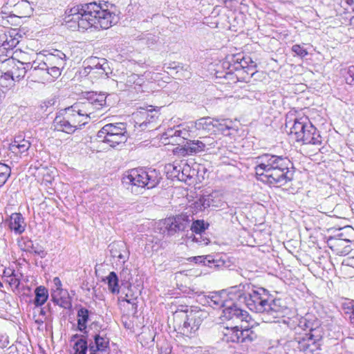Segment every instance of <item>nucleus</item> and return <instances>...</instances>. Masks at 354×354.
I'll return each instance as SVG.
<instances>
[{
	"instance_id": "obj_29",
	"label": "nucleus",
	"mask_w": 354,
	"mask_h": 354,
	"mask_svg": "<svg viewBox=\"0 0 354 354\" xmlns=\"http://www.w3.org/2000/svg\"><path fill=\"white\" fill-rule=\"evenodd\" d=\"M238 331L239 328L236 326L224 328L222 339L226 342L239 343Z\"/></svg>"
},
{
	"instance_id": "obj_2",
	"label": "nucleus",
	"mask_w": 354,
	"mask_h": 354,
	"mask_svg": "<svg viewBox=\"0 0 354 354\" xmlns=\"http://www.w3.org/2000/svg\"><path fill=\"white\" fill-rule=\"evenodd\" d=\"M64 21L67 28L84 31L90 28L108 29L118 21L116 15L96 2L67 8Z\"/></svg>"
},
{
	"instance_id": "obj_47",
	"label": "nucleus",
	"mask_w": 354,
	"mask_h": 354,
	"mask_svg": "<svg viewBox=\"0 0 354 354\" xmlns=\"http://www.w3.org/2000/svg\"><path fill=\"white\" fill-rule=\"evenodd\" d=\"M344 76L348 84L354 85V66H348L345 70Z\"/></svg>"
},
{
	"instance_id": "obj_46",
	"label": "nucleus",
	"mask_w": 354,
	"mask_h": 354,
	"mask_svg": "<svg viewBox=\"0 0 354 354\" xmlns=\"http://www.w3.org/2000/svg\"><path fill=\"white\" fill-rule=\"evenodd\" d=\"M27 250L30 252H33L35 254L40 256L41 258L45 257L46 253V252L41 248L39 247L38 245L36 246L33 244L32 241L28 240L26 243Z\"/></svg>"
},
{
	"instance_id": "obj_64",
	"label": "nucleus",
	"mask_w": 354,
	"mask_h": 354,
	"mask_svg": "<svg viewBox=\"0 0 354 354\" xmlns=\"http://www.w3.org/2000/svg\"><path fill=\"white\" fill-rule=\"evenodd\" d=\"M24 5H25V6H28V5H27L26 2H21V3H17V4L15 5V6H16L17 8H21V7H22Z\"/></svg>"
},
{
	"instance_id": "obj_38",
	"label": "nucleus",
	"mask_w": 354,
	"mask_h": 354,
	"mask_svg": "<svg viewBox=\"0 0 354 354\" xmlns=\"http://www.w3.org/2000/svg\"><path fill=\"white\" fill-rule=\"evenodd\" d=\"M224 77L228 80V83H236L239 81L248 82V77L239 73H236L235 71H231L228 69Z\"/></svg>"
},
{
	"instance_id": "obj_57",
	"label": "nucleus",
	"mask_w": 354,
	"mask_h": 354,
	"mask_svg": "<svg viewBox=\"0 0 354 354\" xmlns=\"http://www.w3.org/2000/svg\"><path fill=\"white\" fill-rule=\"evenodd\" d=\"M329 239H338L339 241H344L346 244H348L351 242L350 239L347 237L344 231L340 232L334 236L329 237Z\"/></svg>"
},
{
	"instance_id": "obj_34",
	"label": "nucleus",
	"mask_w": 354,
	"mask_h": 354,
	"mask_svg": "<svg viewBox=\"0 0 354 354\" xmlns=\"http://www.w3.org/2000/svg\"><path fill=\"white\" fill-rule=\"evenodd\" d=\"M194 175L195 169L191 168L187 160H182L180 180L186 181L187 179L192 178Z\"/></svg>"
},
{
	"instance_id": "obj_42",
	"label": "nucleus",
	"mask_w": 354,
	"mask_h": 354,
	"mask_svg": "<svg viewBox=\"0 0 354 354\" xmlns=\"http://www.w3.org/2000/svg\"><path fill=\"white\" fill-rule=\"evenodd\" d=\"M88 348V345L87 341L84 339H80L77 340L73 346L75 351L74 354H86Z\"/></svg>"
},
{
	"instance_id": "obj_10",
	"label": "nucleus",
	"mask_w": 354,
	"mask_h": 354,
	"mask_svg": "<svg viewBox=\"0 0 354 354\" xmlns=\"http://www.w3.org/2000/svg\"><path fill=\"white\" fill-rule=\"evenodd\" d=\"M228 59L229 60L223 64L227 65V68L231 71L245 75L248 80L257 72V64L250 56L237 54L230 56Z\"/></svg>"
},
{
	"instance_id": "obj_22",
	"label": "nucleus",
	"mask_w": 354,
	"mask_h": 354,
	"mask_svg": "<svg viewBox=\"0 0 354 354\" xmlns=\"http://www.w3.org/2000/svg\"><path fill=\"white\" fill-rule=\"evenodd\" d=\"M66 55L60 50H54L53 53L45 56V60L42 61L47 67L64 68L65 66Z\"/></svg>"
},
{
	"instance_id": "obj_13",
	"label": "nucleus",
	"mask_w": 354,
	"mask_h": 354,
	"mask_svg": "<svg viewBox=\"0 0 354 354\" xmlns=\"http://www.w3.org/2000/svg\"><path fill=\"white\" fill-rule=\"evenodd\" d=\"M192 220L186 214H180L175 217L167 218L164 221V225L168 235L171 236L175 233L184 231L189 227Z\"/></svg>"
},
{
	"instance_id": "obj_45",
	"label": "nucleus",
	"mask_w": 354,
	"mask_h": 354,
	"mask_svg": "<svg viewBox=\"0 0 354 354\" xmlns=\"http://www.w3.org/2000/svg\"><path fill=\"white\" fill-rule=\"evenodd\" d=\"M342 308L345 314L350 315L351 322L354 324V301L348 300L342 304Z\"/></svg>"
},
{
	"instance_id": "obj_36",
	"label": "nucleus",
	"mask_w": 354,
	"mask_h": 354,
	"mask_svg": "<svg viewBox=\"0 0 354 354\" xmlns=\"http://www.w3.org/2000/svg\"><path fill=\"white\" fill-rule=\"evenodd\" d=\"M167 174L171 178H176L180 180V175L181 170V160L175 161L173 163H169L165 167Z\"/></svg>"
},
{
	"instance_id": "obj_41",
	"label": "nucleus",
	"mask_w": 354,
	"mask_h": 354,
	"mask_svg": "<svg viewBox=\"0 0 354 354\" xmlns=\"http://www.w3.org/2000/svg\"><path fill=\"white\" fill-rule=\"evenodd\" d=\"M11 174V168L6 164L0 162V187L5 185Z\"/></svg>"
},
{
	"instance_id": "obj_1",
	"label": "nucleus",
	"mask_w": 354,
	"mask_h": 354,
	"mask_svg": "<svg viewBox=\"0 0 354 354\" xmlns=\"http://www.w3.org/2000/svg\"><path fill=\"white\" fill-rule=\"evenodd\" d=\"M248 283H240L221 292H214L207 297L208 304L214 308H223L230 300L243 302L252 312L261 314L264 322H278L283 317L288 308L280 299H272L263 288H252Z\"/></svg>"
},
{
	"instance_id": "obj_25",
	"label": "nucleus",
	"mask_w": 354,
	"mask_h": 354,
	"mask_svg": "<svg viewBox=\"0 0 354 354\" xmlns=\"http://www.w3.org/2000/svg\"><path fill=\"white\" fill-rule=\"evenodd\" d=\"M30 147V142L22 138L21 136L15 137V140L10 144V150L15 153H22L27 151Z\"/></svg>"
},
{
	"instance_id": "obj_18",
	"label": "nucleus",
	"mask_w": 354,
	"mask_h": 354,
	"mask_svg": "<svg viewBox=\"0 0 354 354\" xmlns=\"http://www.w3.org/2000/svg\"><path fill=\"white\" fill-rule=\"evenodd\" d=\"M109 348V339L106 335L95 334L93 341H90L88 350L90 354H95L96 352L107 353Z\"/></svg>"
},
{
	"instance_id": "obj_23",
	"label": "nucleus",
	"mask_w": 354,
	"mask_h": 354,
	"mask_svg": "<svg viewBox=\"0 0 354 354\" xmlns=\"http://www.w3.org/2000/svg\"><path fill=\"white\" fill-rule=\"evenodd\" d=\"M9 228L15 234H20L25 231L26 223L21 213H13L9 218Z\"/></svg>"
},
{
	"instance_id": "obj_5",
	"label": "nucleus",
	"mask_w": 354,
	"mask_h": 354,
	"mask_svg": "<svg viewBox=\"0 0 354 354\" xmlns=\"http://www.w3.org/2000/svg\"><path fill=\"white\" fill-rule=\"evenodd\" d=\"M88 122L84 113L82 112L78 102H75L72 106L61 110L53 120V126L57 131L73 133Z\"/></svg>"
},
{
	"instance_id": "obj_32",
	"label": "nucleus",
	"mask_w": 354,
	"mask_h": 354,
	"mask_svg": "<svg viewBox=\"0 0 354 354\" xmlns=\"http://www.w3.org/2000/svg\"><path fill=\"white\" fill-rule=\"evenodd\" d=\"M51 299L57 305L64 308H69L71 306V302L68 297V293L57 294L51 293Z\"/></svg>"
},
{
	"instance_id": "obj_59",
	"label": "nucleus",
	"mask_w": 354,
	"mask_h": 354,
	"mask_svg": "<svg viewBox=\"0 0 354 354\" xmlns=\"http://www.w3.org/2000/svg\"><path fill=\"white\" fill-rule=\"evenodd\" d=\"M15 274V270L10 268H6L3 271V276L5 277H7V278H10L11 277L13 274Z\"/></svg>"
},
{
	"instance_id": "obj_11",
	"label": "nucleus",
	"mask_w": 354,
	"mask_h": 354,
	"mask_svg": "<svg viewBox=\"0 0 354 354\" xmlns=\"http://www.w3.org/2000/svg\"><path fill=\"white\" fill-rule=\"evenodd\" d=\"M77 102L88 121L91 118H96L94 115L95 112L101 111L106 106V97L104 94H93L83 101Z\"/></svg>"
},
{
	"instance_id": "obj_27",
	"label": "nucleus",
	"mask_w": 354,
	"mask_h": 354,
	"mask_svg": "<svg viewBox=\"0 0 354 354\" xmlns=\"http://www.w3.org/2000/svg\"><path fill=\"white\" fill-rule=\"evenodd\" d=\"M35 297L33 303L37 307L44 305L49 297L48 289L43 286H39L35 288Z\"/></svg>"
},
{
	"instance_id": "obj_9",
	"label": "nucleus",
	"mask_w": 354,
	"mask_h": 354,
	"mask_svg": "<svg viewBox=\"0 0 354 354\" xmlns=\"http://www.w3.org/2000/svg\"><path fill=\"white\" fill-rule=\"evenodd\" d=\"M174 319L183 318L185 320L182 326H179L180 333L187 337H193L199 329L204 319L207 317V313L200 309H191L185 311H176L174 314Z\"/></svg>"
},
{
	"instance_id": "obj_14",
	"label": "nucleus",
	"mask_w": 354,
	"mask_h": 354,
	"mask_svg": "<svg viewBox=\"0 0 354 354\" xmlns=\"http://www.w3.org/2000/svg\"><path fill=\"white\" fill-rule=\"evenodd\" d=\"M136 125H138L142 129H154L159 113L155 110L142 109L133 114Z\"/></svg>"
},
{
	"instance_id": "obj_12",
	"label": "nucleus",
	"mask_w": 354,
	"mask_h": 354,
	"mask_svg": "<svg viewBox=\"0 0 354 354\" xmlns=\"http://www.w3.org/2000/svg\"><path fill=\"white\" fill-rule=\"evenodd\" d=\"M145 80L142 77L135 73L123 75L117 81V86L120 91H135L137 93L143 92Z\"/></svg>"
},
{
	"instance_id": "obj_63",
	"label": "nucleus",
	"mask_w": 354,
	"mask_h": 354,
	"mask_svg": "<svg viewBox=\"0 0 354 354\" xmlns=\"http://www.w3.org/2000/svg\"><path fill=\"white\" fill-rule=\"evenodd\" d=\"M39 315H42L43 317L46 316V310H45V308H41V310H40V313H39Z\"/></svg>"
},
{
	"instance_id": "obj_35",
	"label": "nucleus",
	"mask_w": 354,
	"mask_h": 354,
	"mask_svg": "<svg viewBox=\"0 0 354 354\" xmlns=\"http://www.w3.org/2000/svg\"><path fill=\"white\" fill-rule=\"evenodd\" d=\"M106 281L109 286V290L113 294L119 293L120 287L118 284V277L115 272H111L106 277Z\"/></svg>"
},
{
	"instance_id": "obj_43",
	"label": "nucleus",
	"mask_w": 354,
	"mask_h": 354,
	"mask_svg": "<svg viewBox=\"0 0 354 354\" xmlns=\"http://www.w3.org/2000/svg\"><path fill=\"white\" fill-rule=\"evenodd\" d=\"M209 226V224L203 220H196L191 225V230L196 234H200L204 232Z\"/></svg>"
},
{
	"instance_id": "obj_20",
	"label": "nucleus",
	"mask_w": 354,
	"mask_h": 354,
	"mask_svg": "<svg viewBox=\"0 0 354 354\" xmlns=\"http://www.w3.org/2000/svg\"><path fill=\"white\" fill-rule=\"evenodd\" d=\"M97 136L100 141L107 143L113 148L124 145L129 138V135H122L120 133L111 135L110 133H102V132L99 131Z\"/></svg>"
},
{
	"instance_id": "obj_54",
	"label": "nucleus",
	"mask_w": 354,
	"mask_h": 354,
	"mask_svg": "<svg viewBox=\"0 0 354 354\" xmlns=\"http://www.w3.org/2000/svg\"><path fill=\"white\" fill-rule=\"evenodd\" d=\"M202 142L203 144H204V149H205V151L207 149H212L213 147H214L215 145V142L214 141V139L212 138H210V137H207V136H205V137H203L202 138Z\"/></svg>"
},
{
	"instance_id": "obj_53",
	"label": "nucleus",
	"mask_w": 354,
	"mask_h": 354,
	"mask_svg": "<svg viewBox=\"0 0 354 354\" xmlns=\"http://www.w3.org/2000/svg\"><path fill=\"white\" fill-rule=\"evenodd\" d=\"M129 257V252L127 250V245L124 243V249L121 250L116 258H118L121 263H124Z\"/></svg>"
},
{
	"instance_id": "obj_51",
	"label": "nucleus",
	"mask_w": 354,
	"mask_h": 354,
	"mask_svg": "<svg viewBox=\"0 0 354 354\" xmlns=\"http://www.w3.org/2000/svg\"><path fill=\"white\" fill-rule=\"evenodd\" d=\"M292 50L295 53L296 55L301 58L306 57L308 55L306 49L299 44L293 45L292 47Z\"/></svg>"
},
{
	"instance_id": "obj_58",
	"label": "nucleus",
	"mask_w": 354,
	"mask_h": 354,
	"mask_svg": "<svg viewBox=\"0 0 354 354\" xmlns=\"http://www.w3.org/2000/svg\"><path fill=\"white\" fill-rule=\"evenodd\" d=\"M9 344L8 337L0 335V348L6 347Z\"/></svg>"
},
{
	"instance_id": "obj_62",
	"label": "nucleus",
	"mask_w": 354,
	"mask_h": 354,
	"mask_svg": "<svg viewBox=\"0 0 354 354\" xmlns=\"http://www.w3.org/2000/svg\"><path fill=\"white\" fill-rule=\"evenodd\" d=\"M54 103H55V101L53 100H50L46 102H44V104L45 106L48 107V106H51V105L54 104Z\"/></svg>"
},
{
	"instance_id": "obj_8",
	"label": "nucleus",
	"mask_w": 354,
	"mask_h": 354,
	"mask_svg": "<svg viewBox=\"0 0 354 354\" xmlns=\"http://www.w3.org/2000/svg\"><path fill=\"white\" fill-rule=\"evenodd\" d=\"M26 57V55H24V57H21V61L8 57L0 62V72L2 74L1 78L10 80L9 86H14L15 82H20L26 73L31 70L32 66Z\"/></svg>"
},
{
	"instance_id": "obj_19",
	"label": "nucleus",
	"mask_w": 354,
	"mask_h": 354,
	"mask_svg": "<svg viewBox=\"0 0 354 354\" xmlns=\"http://www.w3.org/2000/svg\"><path fill=\"white\" fill-rule=\"evenodd\" d=\"M84 63L86 64L84 70L87 73H91L92 71L97 73L99 75L106 73V67L108 64L105 59L91 57L87 59Z\"/></svg>"
},
{
	"instance_id": "obj_21",
	"label": "nucleus",
	"mask_w": 354,
	"mask_h": 354,
	"mask_svg": "<svg viewBox=\"0 0 354 354\" xmlns=\"http://www.w3.org/2000/svg\"><path fill=\"white\" fill-rule=\"evenodd\" d=\"M5 32H6L7 39L6 44H4V49L6 50V56L10 57L8 54L17 46L22 37L19 33V30L17 28L5 27Z\"/></svg>"
},
{
	"instance_id": "obj_37",
	"label": "nucleus",
	"mask_w": 354,
	"mask_h": 354,
	"mask_svg": "<svg viewBox=\"0 0 354 354\" xmlns=\"http://www.w3.org/2000/svg\"><path fill=\"white\" fill-rule=\"evenodd\" d=\"M185 147L187 153H197L205 151L204 144L201 140H189Z\"/></svg>"
},
{
	"instance_id": "obj_33",
	"label": "nucleus",
	"mask_w": 354,
	"mask_h": 354,
	"mask_svg": "<svg viewBox=\"0 0 354 354\" xmlns=\"http://www.w3.org/2000/svg\"><path fill=\"white\" fill-rule=\"evenodd\" d=\"M192 259L196 263H203V265L210 268H216L219 266L218 261L214 259L211 255L194 257Z\"/></svg>"
},
{
	"instance_id": "obj_30",
	"label": "nucleus",
	"mask_w": 354,
	"mask_h": 354,
	"mask_svg": "<svg viewBox=\"0 0 354 354\" xmlns=\"http://www.w3.org/2000/svg\"><path fill=\"white\" fill-rule=\"evenodd\" d=\"M77 327L81 332L86 333V324L89 319V311L85 308H81L78 310L77 314Z\"/></svg>"
},
{
	"instance_id": "obj_16",
	"label": "nucleus",
	"mask_w": 354,
	"mask_h": 354,
	"mask_svg": "<svg viewBox=\"0 0 354 354\" xmlns=\"http://www.w3.org/2000/svg\"><path fill=\"white\" fill-rule=\"evenodd\" d=\"M235 301L230 300V303L223 310V317L227 320H232L234 322H247L248 312L238 307L234 303Z\"/></svg>"
},
{
	"instance_id": "obj_17",
	"label": "nucleus",
	"mask_w": 354,
	"mask_h": 354,
	"mask_svg": "<svg viewBox=\"0 0 354 354\" xmlns=\"http://www.w3.org/2000/svg\"><path fill=\"white\" fill-rule=\"evenodd\" d=\"M32 66L30 71V76L33 78L34 82L44 83L49 82L50 76L48 75V67L45 63L33 61L30 62Z\"/></svg>"
},
{
	"instance_id": "obj_61",
	"label": "nucleus",
	"mask_w": 354,
	"mask_h": 354,
	"mask_svg": "<svg viewBox=\"0 0 354 354\" xmlns=\"http://www.w3.org/2000/svg\"><path fill=\"white\" fill-rule=\"evenodd\" d=\"M124 300H125L126 301H127L128 303L131 304H133V305L136 304V303H135V300H136V299H129V296H128V295H127V294L126 295V297H125V298H124Z\"/></svg>"
},
{
	"instance_id": "obj_28",
	"label": "nucleus",
	"mask_w": 354,
	"mask_h": 354,
	"mask_svg": "<svg viewBox=\"0 0 354 354\" xmlns=\"http://www.w3.org/2000/svg\"><path fill=\"white\" fill-rule=\"evenodd\" d=\"M327 243L329 247L338 254H347L351 250L348 244L336 239H328Z\"/></svg>"
},
{
	"instance_id": "obj_15",
	"label": "nucleus",
	"mask_w": 354,
	"mask_h": 354,
	"mask_svg": "<svg viewBox=\"0 0 354 354\" xmlns=\"http://www.w3.org/2000/svg\"><path fill=\"white\" fill-rule=\"evenodd\" d=\"M225 202L218 192H213L208 195L201 196L196 203V207L201 211L208 207H222Z\"/></svg>"
},
{
	"instance_id": "obj_4",
	"label": "nucleus",
	"mask_w": 354,
	"mask_h": 354,
	"mask_svg": "<svg viewBox=\"0 0 354 354\" xmlns=\"http://www.w3.org/2000/svg\"><path fill=\"white\" fill-rule=\"evenodd\" d=\"M295 329V337L290 341L291 346L304 354H313L319 349L322 339L319 328H313L311 323L303 318Z\"/></svg>"
},
{
	"instance_id": "obj_55",
	"label": "nucleus",
	"mask_w": 354,
	"mask_h": 354,
	"mask_svg": "<svg viewBox=\"0 0 354 354\" xmlns=\"http://www.w3.org/2000/svg\"><path fill=\"white\" fill-rule=\"evenodd\" d=\"M193 241L198 243L199 245H206L209 243V240L206 237H203L201 233L196 234V235L194 236Z\"/></svg>"
},
{
	"instance_id": "obj_60",
	"label": "nucleus",
	"mask_w": 354,
	"mask_h": 354,
	"mask_svg": "<svg viewBox=\"0 0 354 354\" xmlns=\"http://www.w3.org/2000/svg\"><path fill=\"white\" fill-rule=\"evenodd\" d=\"M171 353V348L169 345L162 346L160 348V354H170Z\"/></svg>"
},
{
	"instance_id": "obj_40",
	"label": "nucleus",
	"mask_w": 354,
	"mask_h": 354,
	"mask_svg": "<svg viewBox=\"0 0 354 354\" xmlns=\"http://www.w3.org/2000/svg\"><path fill=\"white\" fill-rule=\"evenodd\" d=\"M254 333L249 328L240 330L239 328L237 336L239 337V343H248L253 340Z\"/></svg>"
},
{
	"instance_id": "obj_48",
	"label": "nucleus",
	"mask_w": 354,
	"mask_h": 354,
	"mask_svg": "<svg viewBox=\"0 0 354 354\" xmlns=\"http://www.w3.org/2000/svg\"><path fill=\"white\" fill-rule=\"evenodd\" d=\"M63 68L57 66L48 67V75L50 76L49 82L54 81L55 79L58 78L61 75V71Z\"/></svg>"
},
{
	"instance_id": "obj_3",
	"label": "nucleus",
	"mask_w": 354,
	"mask_h": 354,
	"mask_svg": "<svg viewBox=\"0 0 354 354\" xmlns=\"http://www.w3.org/2000/svg\"><path fill=\"white\" fill-rule=\"evenodd\" d=\"M254 162L257 178L264 183L281 187L293 179L292 163L287 157L263 153L256 157Z\"/></svg>"
},
{
	"instance_id": "obj_6",
	"label": "nucleus",
	"mask_w": 354,
	"mask_h": 354,
	"mask_svg": "<svg viewBox=\"0 0 354 354\" xmlns=\"http://www.w3.org/2000/svg\"><path fill=\"white\" fill-rule=\"evenodd\" d=\"M161 179L160 173L156 169L145 170L136 168L128 171L123 177V183L128 185L127 189L136 194L142 192L147 187H155Z\"/></svg>"
},
{
	"instance_id": "obj_56",
	"label": "nucleus",
	"mask_w": 354,
	"mask_h": 354,
	"mask_svg": "<svg viewBox=\"0 0 354 354\" xmlns=\"http://www.w3.org/2000/svg\"><path fill=\"white\" fill-rule=\"evenodd\" d=\"M7 281L11 286H13V287L17 288H19V284H20V277L17 274L15 273L11 277H10Z\"/></svg>"
},
{
	"instance_id": "obj_31",
	"label": "nucleus",
	"mask_w": 354,
	"mask_h": 354,
	"mask_svg": "<svg viewBox=\"0 0 354 354\" xmlns=\"http://www.w3.org/2000/svg\"><path fill=\"white\" fill-rule=\"evenodd\" d=\"M215 118L210 117L202 118L195 122V127L198 130L214 131Z\"/></svg>"
},
{
	"instance_id": "obj_39",
	"label": "nucleus",
	"mask_w": 354,
	"mask_h": 354,
	"mask_svg": "<svg viewBox=\"0 0 354 354\" xmlns=\"http://www.w3.org/2000/svg\"><path fill=\"white\" fill-rule=\"evenodd\" d=\"M176 130L178 132L175 133L174 140H169L167 142V144L176 143L178 145H180L181 140H187V138L189 136V132L186 129L182 128L180 126H177L176 127Z\"/></svg>"
},
{
	"instance_id": "obj_44",
	"label": "nucleus",
	"mask_w": 354,
	"mask_h": 354,
	"mask_svg": "<svg viewBox=\"0 0 354 354\" xmlns=\"http://www.w3.org/2000/svg\"><path fill=\"white\" fill-rule=\"evenodd\" d=\"M109 250L111 256L113 258H116L120 250L124 249V242H113L109 245Z\"/></svg>"
},
{
	"instance_id": "obj_50",
	"label": "nucleus",
	"mask_w": 354,
	"mask_h": 354,
	"mask_svg": "<svg viewBox=\"0 0 354 354\" xmlns=\"http://www.w3.org/2000/svg\"><path fill=\"white\" fill-rule=\"evenodd\" d=\"M7 39L6 32H5V27H0V51L2 54H6V50L4 49V44H6Z\"/></svg>"
},
{
	"instance_id": "obj_49",
	"label": "nucleus",
	"mask_w": 354,
	"mask_h": 354,
	"mask_svg": "<svg viewBox=\"0 0 354 354\" xmlns=\"http://www.w3.org/2000/svg\"><path fill=\"white\" fill-rule=\"evenodd\" d=\"M53 284H54V286L52 288L51 293H57V295L63 294V293H65V295L66 294V290H64L62 288V281L59 277H55L53 279Z\"/></svg>"
},
{
	"instance_id": "obj_7",
	"label": "nucleus",
	"mask_w": 354,
	"mask_h": 354,
	"mask_svg": "<svg viewBox=\"0 0 354 354\" xmlns=\"http://www.w3.org/2000/svg\"><path fill=\"white\" fill-rule=\"evenodd\" d=\"M290 134L297 141L304 145H321L322 138L319 131L306 116L295 118L290 127Z\"/></svg>"
},
{
	"instance_id": "obj_52",
	"label": "nucleus",
	"mask_w": 354,
	"mask_h": 354,
	"mask_svg": "<svg viewBox=\"0 0 354 354\" xmlns=\"http://www.w3.org/2000/svg\"><path fill=\"white\" fill-rule=\"evenodd\" d=\"M176 127L174 128L168 129L165 132H164L161 136V140H173L175 133H176Z\"/></svg>"
},
{
	"instance_id": "obj_26",
	"label": "nucleus",
	"mask_w": 354,
	"mask_h": 354,
	"mask_svg": "<svg viewBox=\"0 0 354 354\" xmlns=\"http://www.w3.org/2000/svg\"><path fill=\"white\" fill-rule=\"evenodd\" d=\"M233 122L230 119H216L214 120V131H218L225 136L230 133L228 131L232 129Z\"/></svg>"
},
{
	"instance_id": "obj_24",
	"label": "nucleus",
	"mask_w": 354,
	"mask_h": 354,
	"mask_svg": "<svg viewBox=\"0 0 354 354\" xmlns=\"http://www.w3.org/2000/svg\"><path fill=\"white\" fill-rule=\"evenodd\" d=\"M99 132H102V133H110L111 134H122V135H128L127 131V124L124 122H115V123H109L104 125Z\"/></svg>"
}]
</instances>
